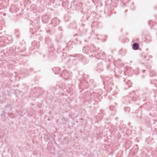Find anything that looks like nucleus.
<instances>
[{
    "label": "nucleus",
    "mask_w": 157,
    "mask_h": 157,
    "mask_svg": "<svg viewBox=\"0 0 157 157\" xmlns=\"http://www.w3.org/2000/svg\"><path fill=\"white\" fill-rule=\"evenodd\" d=\"M89 48V51H90L94 52L95 50V48L94 47V46H91L90 48H89V47L88 46H86L84 47L83 48V51H84L86 52V53H87L88 52H86V49H88Z\"/></svg>",
    "instance_id": "f257e3e1"
},
{
    "label": "nucleus",
    "mask_w": 157,
    "mask_h": 157,
    "mask_svg": "<svg viewBox=\"0 0 157 157\" xmlns=\"http://www.w3.org/2000/svg\"><path fill=\"white\" fill-rule=\"evenodd\" d=\"M8 2V0H0V3H1L3 6H4L5 5L6 6Z\"/></svg>",
    "instance_id": "f03ea898"
},
{
    "label": "nucleus",
    "mask_w": 157,
    "mask_h": 157,
    "mask_svg": "<svg viewBox=\"0 0 157 157\" xmlns=\"http://www.w3.org/2000/svg\"><path fill=\"white\" fill-rule=\"evenodd\" d=\"M133 49L134 50H137L139 48V45L136 43H134L132 45Z\"/></svg>",
    "instance_id": "7ed1b4c3"
},
{
    "label": "nucleus",
    "mask_w": 157,
    "mask_h": 157,
    "mask_svg": "<svg viewBox=\"0 0 157 157\" xmlns=\"http://www.w3.org/2000/svg\"><path fill=\"white\" fill-rule=\"evenodd\" d=\"M69 75V73L67 71H64L63 73L61 74V75L62 76H64V77L65 78H67Z\"/></svg>",
    "instance_id": "20e7f679"
},
{
    "label": "nucleus",
    "mask_w": 157,
    "mask_h": 157,
    "mask_svg": "<svg viewBox=\"0 0 157 157\" xmlns=\"http://www.w3.org/2000/svg\"><path fill=\"white\" fill-rule=\"evenodd\" d=\"M55 19H53L52 21V22H53Z\"/></svg>",
    "instance_id": "39448f33"
},
{
    "label": "nucleus",
    "mask_w": 157,
    "mask_h": 157,
    "mask_svg": "<svg viewBox=\"0 0 157 157\" xmlns=\"http://www.w3.org/2000/svg\"><path fill=\"white\" fill-rule=\"evenodd\" d=\"M99 54H101V55H102V54H101V53H99Z\"/></svg>",
    "instance_id": "423d86ee"
}]
</instances>
